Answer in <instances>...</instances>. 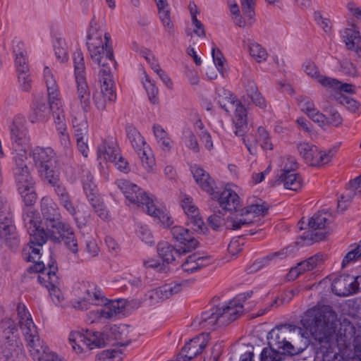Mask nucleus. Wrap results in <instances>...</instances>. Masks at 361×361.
<instances>
[{
	"label": "nucleus",
	"mask_w": 361,
	"mask_h": 361,
	"mask_svg": "<svg viewBox=\"0 0 361 361\" xmlns=\"http://www.w3.org/2000/svg\"><path fill=\"white\" fill-rule=\"evenodd\" d=\"M306 324L322 361H348L341 354L355 334V328L348 319L338 321L335 312L324 307L309 311Z\"/></svg>",
	"instance_id": "f257e3e1"
},
{
	"label": "nucleus",
	"mask_w": 361,
	"mask_h": 361,
	"mask_svg": "<svg viewBox=\"0 0 361 361\" xmlns=\"http://www.w3.org/2000/svg\"><path fill=\"white\" fill-rule=\"evenodd\" d=\"M271 336L274 345L282 353L270 348H264L260 354V361H282L283 354L296 355L303 352L307 348V331L300 326L284 324L272 331Z\"/></svg>",
	"instance_id": "f03ea898"
},
{
	"label": "nucleus",
	"mask_w": 361,
	"mask_h": 361,
	"mask_svg": "<svg viewBox=\"0 0 361 361\" xmlns=\"http://www.w3.org/2000/svg\"><path fill=\"white\" fill-rule=\"evenodd\" d=\"M111 35L97 27L93 20L87 35V47L92 60L101 66L99 77H113L112 68H116Z\"/></svg>",
	"instance_id": "7ed1b4c3"
},
{
	"label": "nucleus",
	"mask_w": 361,
	"mask_h": 361,
	"mask_svg": "<svg viewBox=\"0 0 361 361\" xmlns=\"http://www.w3.org/2000/svg\"><path fill=\"white\" fill-rule=\"evenodd\" d=\"M80 289L82 291V295L75 307L86 310L90 308V305H102L104 304V306L90 312V315L94 319H111L122 312L118 302L109 301L106 302V298L104 293L94 283L83 284Z\"/></svg>",
	"instance_id": "20e7f679"
},
{
	"label": "nucleus",
	"mask_w": 361,
	"mask_h": 361,
	"mask_svg": "<svg viewBox=\"0 0 361 361\" xmlns=\"http://www.w3.org/2000/svg\"><path fill=\"white\" fill-rule=\"evenodd\" d=\"M116 184L130 203L141 207L149 215L158 218L164 224L169 226L173 223L167 214L157 207L149 195L136 184L126 179L117 180Z\"/></svg>",
	"instance_id": "39448f33"
},
{
	"label": "nucleus",
	"mask_w": 361,
	"mask_h": 361,
	"mask_svg": "<svg viewBox=\"0 0 361 361\" xmlns=\"http://www.w3.org/2000/svg\"><path fill=\"white\" fill-rule=\"evenodd\" d=\"M44 78L47 89H48L50 98V108L56 125L61 144L64 147H68L71 141L69 135L66 131L64 111L62 108L61 102L59 98V87L53 73L48 67H45L44 69Z\"/></svg>",
	"instance_id": "423d86ee"
},
{
	"label": "nucleus",
	"mask_w": 361,
	"mask_h": 361,
	"mask_svg": "<svg viewBox=\"0 0 361 361\" xmlns=\"http://www.w3.org/2000/svg\"><path fill=\"white\" fill-rule=\"evenodd\" d=\"M216 100L226 112L235 108L233 123L234 133L236 136H244L247 130V109L242 103L235 98L234 94L224 87H218L216 90Z\"/></svg>",
	"instance_id": "0eeeda50"
},
{
	"label": "nucleus",
	"mask_w": 361,
	"mask_h": 361,
	"mask_svg": "<svg viewBox=\"0 0 361 361\" xmlns=\"http://www.w3.org/2000/svg\"><path fill=\"white\" fill-rule=\"evenodd\" d=\"M68 342L78 355L86 357L91 350L104 348L106 345V336L98 331L87 330L85 334L74 331L70 334Z\"/></svg>",
	"instance_id": "6e6552de"
},
{
	"label": "nucleus",
	"mask_w": 361,
	"mask_h": 361,
	"mask_svg": "<svg viewBox=\"0 0 361 361\" xmlns=\"http://www.w3.org/2000/svg\"><path fill=\"white\" fill-rule=\"evenodd\" d=\"M55 152L51 147H37L32 151V157L37 172L43 180L51 178L56 180V174H59L55 169Z\"/></svg>",
	"instance_id": "1a4fd4ad"
},
{
	"label": "nucleus",
	"mask_w": 361,
	"mask_h": 361,
	"mask_svg": "<svg viewBox=\"0 0 361 361\" xmlns=\"http://www.w3.org/2000/svg\"><path fill=\"white\" fill-rule=\"evenodd\" d=\"M73 60L78 97L80 99L82 109L85 112H87L90 109V92L85 79L84 56L80 49H77L73 53Z\"/></svg>",
	"instance_id": "9d476101"
},
{
	"label": "nucleus",
	"mask_w": 361,
	"mask_h": 361,
	"mask_svg": "<svg viewBox=\"0 0 361 361\" xmlns=\"http://www.w3.org/2000/svg\"><path fill=\"white\" fill-rule=\"evenodd\" d=\"M126 132L133 147L137 153L142 164L147 172H152L155 166V159L152 153L144 147L146 142L135 126L128 124Z\"/></svg>",
	"instance_id": "9b49d317"
},
{
	"label": "nucleus",
	"mask_w": 361,
	"mask_h": 361,
	"mask_svg": "<svg viewBox=\"0 0 361 361\" xmlns=\"http://www.w3.org/2000/svg\"><path fill=\"white\" fill-rule=\"evenodd\" d=\"M13 175L18 192L27 206L32 205L37 200V194L34 191L35 181L28 168L13 170Z\"/></svg>",
	"instance_id": "f8f14e48"
},
{
	"label": "nucleus",
	"mask_w": 361,
	"mask_h": 361,
	"mask_svg": "<svg viewBox=\"0 0 361 361\" xmlns=\"http://www.w3.org/2000/svg\"><path fill=\"white\" fill-rule=\"evenodd\" d=\"M268 207L265 204H250L240 211L234 212L228 219L226 226L230 228H241L243 225L253 223L254 219L260 215H264Z\"/></svg>",
	"instance_id": "ddd939ff"
},
{
	"label": "nucleus",
	"mask_w": 361,
	"mask_h": 361,
	"mask_svg": "<svg viewBox=\"0 0 361 361\" xmlns=\"http://www.w3.org/2000/svg\"><path fill=\"white\" fill-rule=\"evenodd\" d=\"M331 214L329 212L321 211L315 213L308 221V226L314 231H307L301 235V240H304V244L311 245L314 242L323 240L326 236L324 232H315L316 230H322L326 228V225L329 224Z\"/></svg>",
	"instance_id": "4468645a"
},
{
	"label": "nucleus",
	"mask_w": 361,
	"mask_h": 361,
	"mask_svg": "<svg viewBox=\"0 0 361 361\" xmlns=\"http://www.w3.org/2000/svg\"><path fill=\"white\" fill-rule=\"evenodd\" d=\"M298 151L303 160L312 166H319L329 163L332 157L331 152L319 150V148L310 142H300L298 145Z\"/></svg>",
	"instance_id": "2eb2a0df"
},
{
	"label": "nucleus",
	"mask_w": 361,
	"mask_h": 361,
	"mask_svg": "<svg viewBox=\"0 0 361 361\" xmlns=\"http://www.w3.org/2000/svg\"><path fill=\"white\" fill-rule=\"evenodd\" d=\"M100 92L93 96L94 104L99 111H104L108 102H114L116 99L115 84L113 77H99Z\"/></svg>",
	"instance_id": "dca6fc26"
},
{
	"label": "nucleus",
	"mask_w": 361,
	"mask_h": 361,
	"mask_svg": "<svg viewBox=\"0 0 361 361\" xmlns=\"http://www.w3.org/2000/svg\"><path fill=\"white\" fill-rule=\"evenodd\" d=\"M17 332V326L11 318L5 317L1 321L0 333L4 339L2 345L8 346L13 355H17L20 348H22Z\"/></svg>",
	"instance_id": "f3484780"
},
{
	"label": "nucleus",
	"mask_w": 361,
	"mask_h": 361,
	"mask_svg": "<svg viewBox=\"0 0 361 361\" xmlns=\"http://www.w3.org/2000/svg\"><path fill=\"white\" fill-rule=\"evenodd\" d=\"M287 161L290 163V166L288 163L285 164L279 177V183L282 184L286 189L298 191L302 185V179L300 174L293 172L297 168L298 163L293 157H288Z\"/></svg>",
	"instance_id": "a211bd4d"
},
{
	"label": "nucleus",
	"mask_w": 361,
	"mask_h": 361,
	"mask_svg": "<svg viewBox=\"0 0 361 361\" xmlns=\"http://www.w3.org/2000/svg\"><path fill=\"white\" fill-rule=\"evenodd\" d=\"M24 121L22 117L16 116L11 126V140L13 151H18V148H29L30 138Z\"/></svg>",
	"instance_id": "6ab92c4d"
},
{
	"label": "nucleus",
	"mask_w": 361,
	"mask_h": 361,
	"mask_svg": "<svg viewBox=\"0 0 361 361\" xmlns=\"http://www.w3.org/2000/svg\"><path fill=\"white\" fill-rule=\"evenodd\" d=\"M181 205L188 216L187 225H191L192 229L197 233L204 234L207 226L202 218L200 216L198 209L194 204L192 198L185 195Z\"/></svg>",
	"instance_id": "aec40b11"
},
{
	"label": "nucleus",
	"mask_w": 361,
	"mask_h": 361,
	"mask_svg": "<svg viewBox=\"0 0 361 361\" xmlns=\"http://www.w3.org/2000/svg\"><path fill=\"white\" fill-rule=\"evenodd\" d=\"M57 270V266L51 264L49 266V270L47 274L39 275L37 278L39 283L49 290L50 296L56 305L59 304L63 299L61 290L57 287L59 284V278L56 275Z\"/></svg>",
	"instance_id": "412c9836"
},
{
	"label": "nucleus",
	"mask_w": 361,
	"mask_h": 361,
	"mask_svg": "<svg viewBox=\"0 0 361 361\" xmlns=\"http://www.w3.org/2000/svg\"><path fill=\"white\" fill-rule=\"evenodd\" d=\"M19 243L20 238L13 216L0 219V246L4 244L11 248H15Z\"/></svg>",
	"instance_id": "4be33fe9"
},
{
	"label": "nucleus",
	"mask_w": 361,
	"mask_h": 361,
	"mask_svg": "<svg viewBox=\"0 0 361 361\" xmlns=\"http://www.w3.org/2000/svg\"><path fill=\"white\" fill-rule=\"evenodd\" d=\"M40 209L48 226L55 229L63 223L61 221V214L59 207L50 197L46 196L42 198Z\"/></svg>",
	"instance_id": "5701e85b"
},
{
	"label": "nucleus",
	"mask_w": 361,
	"mask_h": 361,
	"mask_svg": "<svg viewBox=\"0 0 361 361\" xmlns=\"http://www.w3.org/2000/svg\"><path fill=\"white\" fill-rule=\"evenodd\" d=\"M50 238L56 243L63 241L67 248L73 254L78 252V244L73 229L69 224L63 223L50 235Z\"/></svg>",
	"instance_id": "b1692460"
},
{
	"label": "nucleus",
	"mask_w": 361,
	"mask_h": 361,
	"mask_svg": "<svg viewBox=\"0 0 361 361\" xmlns=\"http://www.w3.org/2000/svg\"><path fill=\"white\" fill-rule=\"evenodd\" d=\"M209 340V334H201L187 342L181 350L183 360L190 361L200 355L207 347Z\"/></svg>",
	"instance_id": "393cba45"
},
{
	"label": "nucleus",
	"mask_w": 361,
	"mask_h": 361,
	"mask_svg": "<svg viewBox=\"0 0 361 361\" xmlns=\"http://www.w3.org/2000/svg\"><path fill=\"white\" fill-rule=\"evenodd\" d=\"M73 135L76 140L77 147L81 154L87 157L88 156V124L85 117L79 119L77 117L73 118Z\"/></svg>",
	"instance_id": "a878e982"
},
{
	"label": "nucleus",
	"mask_w": 361,
	"mask_h": 361,
	"mask_svg": "<svg viewBox=\"0 0 361 361\" xmlns=\"http://www.w3.org/2000/svg\"><path fill=\"white\" fill-rule=\"evenodd\" d=\"M181 289L178 283H169L159 286L157 288L149 290L145 295V301L149 305H153L166 299L169 298L173 295L178 293Z\"/></svg>",
	"instance_id": "bb28decb"
},
{
	"label": "nucleus",
	"mask_w": 361,
	"mask_h": 361,
	"mask_svg": "<svg viewBox=\"0 0 361 361\" xmlns=\"http://www.w3.org/2000/svg\"><path fill=\"white\" fill-rule=\"evenodd\" d=\"M214 201V207H217V205L226 212V211H231L234 212L238 211V206L240 204V197L238 195L231 189L225 188L220 194L214 192V196H212Z\"/></svg>",
	"instance_id": "cd10ccee"
},
{
	"label": "nucleus",
	"mask_w": 361,
	"mask_h": 361,
	"mask_svg": "<svg viewBox=\"0 0 361 361\" xmlns=\"http://www.w3.org/2000/svg\"><path fill=\"white\" fill-rule=\"evenodd\" d=\"M171 233L173 238L183 245L180 247L182 252H190L199 246L198 240L188 228L180 226H175L171 228Z\"/></svg>",
	"instance_id": "c85d7f7f"
},
{
	"label": "nucleus",
	"mask_w": 361,
	"mask_h": 361,
	"mask_svg": "<svg viewBox=\"0 0 361 361\" xmlns=\"http://www.w3.org/2000/svg\"><path fill=\"white\" fill-rule=\"evenodd\" d=\"M220 311V307H216L205 311L201 315L197 317L195 320L202 328L214 330L221 326H225L222 314Z\"/></svg>",
	"instance_id": "c756f323"
},
{
	"label": "nucleus",
	"mask_w": 361,
	"mask_h": 361,
	"mask_svg": "<svg viewBox=\"0 0 361 361\" xmlns=\"http://www.w3.org/2000/svg\"><path fill=\"white\" fill-rule=\"evenodd\" d=\"M190 170L199 187L211 196H214V190L216 188L214 179L205 170L197 165L191 166Z\"/></svg>",
	"instance_id": "7c9ffc66"
},
{
	"label": "nucleus",
	"mask_w": 361,
	"mask_h": 361,
	"mask_svg": "<svg viewBox=\"0 0 361 361\" xmlns=\"http://www.w3.org/2000/svg\"><path fill=\"white\" fill-rule=\"evenodd\" d=\"M353 276L341 275L336 277L332 282V291L339 296H348L356 293V288H353Z\"/></svg>",
	"instance_id": "2f4dec72"
},
{
	"label": "nucleus",
	"mask_w": 361,
	"mask_h": 361,
	"mask_svg": "<svg viewBox=\"0 0 361 361\" xmlns=\"http://www.w3.org/2000/svg\"><path fill=\"white\" fill-rule=\"evenodd\" d=\"M211 263V258L209 255H202L195 252L189 255L182 264L181 268L184 272L188 274L194 273Z\"/></svg>",
	"instance_id": "473e14b6"
},
{
	"label": "nucleus",
	"mask_w": 361,
	"mask_h": 361,
	"mask_svg": "<svg viewBox=\"0 0 361 361\" xmlns=\"http://www.w3.org/2000/svg\"><path fill=\"white\" fill-rule=\"evenodd\" d=\"M47 93L49 94L48 91ZM48 97L50 102L49 94ZM50 111L52 112L50 105L48 106L44 101L35 99L32 102L29 111L28 119L32 123L44 122L48 119Z\"/></svg>",
	"instance_id": "72a5a7b5"
},
{
	"label": "nucleus",
	"mask_w": 361,
	"mask_h": 361,
	"mask_svg": "<svg viewBox=\"0 0 361 361\" xmlns=\"http://www.w3.org/2000/svg\"><path fill=\"white\" fill-rule=\"evenodd\" d=\"M31 355L36 357L37 359L42 354H45L51 352L47 346L43 345V341L39 339V336L37 330V327L27 331V334H23Z\"/></svg>",
	"instance_id": "f704fd0d"
},
{
	"label": "nucleus",
	"mask_w": 361,
	"mask_h": 361,
	"mask_svg": "<svg viewBox=\"0 0 361 361\" xmlns=\"http://www.w3.org/2000/svg\"><path fill=\"white\" fill-rule=\"evenodd\" d=\"M119 151L117 143L112 140H104L97 147L99 158L111 162L117 159Z\"/></svg>",
	"instance_id": "c9c22d12"
},
{
	"label": "nucleus",
	"mask_w": 361,
	"mask_h": 361,
	"mask_svg": "<svg viewBox=\"0 0 361 361\" xmlns=\"http://www.w3.org/2000/svg\"><path fill=\"white\" fill-rule=\"evenodd\" d=\"M220 311H223L221 313L225 324L227 325L235 320L243 312V306L238 302V300L233 298L226 305L220 307Z\"/></svg>",
	"instance_id": "e433bc0d"
},
{
	"label": "nucleus",
	"mask_w": 361,
	"mask_h": 361,
	"mask_svg": "<svg viewBox=\"0 0 361 361\" xmlns=\"http://www.w3.org/2000/svg\"><path fill=\"white\" fill-rule=\"evenodd\" d=\"M17 317L18 319V325L23 331V334H27V331L36 327L33 322L31 314L27 307L23 302H18L16 307Z\"/></svg>",
	"instance_id": "4c0bfd02"
},
{
	"label": "nucleus",
	"mask_w": 361,
	"mask_h": 361,
	"mask_svg": "<svg viewBox=\"0 0 361 361\" xmlns=\"http://www.w3.org/2000/svg\"><path fill=\"white\" fill-rule=\"evenodd\" d=\"M157 252L160 257L162 258L164 262L166 264L171 263L175 260L174 255H180L185 254L182 252V249H175V247L166 241H161L157 245Z\"/></svg>",
	"instance_id": "58836bf2"
},
{
	"label": "nucleus",
	"mask_w": 361,
	"mask_h": 361,
	"mask_svg": "<svg viewBox=\"0 0 361 361\" xmlns=\"http://www.w3.org/2000/svg\"><path fill=\"white\" fill-rule=\"evenodd\" d=\"M216 207H214V214L209 216L208 223L209 225L215 231L219 230L221 227H224L226 229L237 230L240 228H230L226 226V223L228 219L232 216L233 212H231L226 218H224L222 216L224 215L222 211L220 209H216Z\"/></svg>",
	"instance_id": "ea45409f"
},
{
	"label": "nucleus",
	"mask_w": 361,
	"mask_h": 361,
	"mask_svg": "<svg viewBox=\"0 0 361 361\" xmlns=\"http://www.w3.org/2000/svg\"><path fill=\"white\" fill-rule=\"evenodd\" d=\"M13 53L16 56L15 63L17 73L29 71L26 51L23 42H18L17 44L13 47Z\"/></svg>",
	"instance_id": "a19ab883"
},
{
	"label": "nucleus",
	"mask_w": 361,
	"mask_h": 361,
	"mask_svg": "<svg viewBox=\"0 0 361 361\" xmlns=\"http://www.w3.org/2000/svg\"><path fill=\"white\" fill-rule=\"evenodd\" d=\"M111 338L116 341V344L120 346H126L130 343L128 337V329L124 326H114L110 329Z\"/></svg>",
	"instance_id": "79ce46f5"
},
{
	"label": "nucleus",
	"mask_w": 361,
	"mask_h": 361,
	"mask_svg": "<svg viewBox=\"0 0 361 361\" xmlns=\"http://www.w3.org/2000/svg\"><path fill=\"white\" fill-rule=\"evenodd\" d=\"M152 129L159 146L164 151H169L172 147V141L168 133L159 124L154 125Z\"/></svg>",
	"instance_id": "37998d69"
},
{
	"label": "nucleus",
	"mask_w": 361,
	"mask_h": 361,
	"mask_svg": "<svg viewBox=\"0 0 361 361\" xmlns=\"http://www.w3.org/2000/svg\"><path fill=\"white\" fill-rule=\"evenodd\" d=\"M320 85L324 87H329L334 90H340L341 91L353 93V85L351 84L344 83L337 79L332 78H323L320 80Z\"/></svg>",
	"instance_id": "c03bdc74"
},
{
	"label": "nucleus",
	"mask_w": 361,
	"mask_h": 361,
	"mask_svg": "<svg viewBox=\"0 0 361 361\" xmlns=\"http://www.w3.org/2000/svg\"><path fill=\"white\" fill-rule=\"evenodd\" d=\"M343 42L348 49L355 48L361 42L360 32L354 28H347L343 32Z\"/></svg>",
	"instance_id": "a18cd8bd"
},
{
	"label": "nucleus",
	"mask_w": 361,
	"mask_h": 361,
	"mask_svg": "<svg viewBox=\"0 0 361 361\" xmlns=\"http://www.w3.org/2000/svg\"><path fill=\"white\" fill-rule=\"evenodd\" d=\"M23 219L27 232H30V230H33L40 226L41 221L36 211L31 209L25 210L23 214Z\"/></svg>",
	"instance_id": "49530a36"
},
{
	"label": "nucleus",
	"mask_w": 361,
	"mask_h": 361,
	"mask_svg": "<svg viewBox=\"0 0 361 361\" xmlns=\"http://www.w3.org/2000/svg\"><path fill=\"white\" fill-rule=\"evenodd\" d=\"M323 255L321 254H316L306 260L299 262V269H300L302 273L312 271L319 267L323 263Z\"/></svg>",
	"instance_id": "de8ad7c7"
},
{
	"label": "nucleus",
	"mask_w": 361,
	"mask_h": 361,
	"mask_svg": "<svg viewBox=\"0 0 361 361\" xmlns=\"http://www.w3.org/2000/svg\"><path fill=\"white\" fill-rule=\"evenodd\" d=\"M30 235L29 244H32L38 247H42L47 240L49 234L45 231L44 228L39 226L28 232Z\"/></svg>",
	"instance_id": "09e8293b"
},
{
	"label": "nucleus",
	"mask_w": 361,
	"mask_h": 361,
	"mask_svg": "<svg viewBox=\"0 0 361 361\" xmlns=\"http://www.w3.org/2000/svg\"><path fill=\"white\" fill-rule=\"evenodd\" d=\"M182 140L185 145L192 152L197 153L200 152V145L197 142L195 135L190 128H185L183 131Z\"/></svg>",
	"instance_id": "8fccbe9b"
},
{
	"label": "nucleus",
	"mask_w": 361,
	"mask_h": 361,
	"mask_svg": "<svg viewBox=\"0 0 361 361\" xmlns=\"http://www.w3.org/2000/svg\"><path fill=\"white\" fill-rule=\"evenodd\" d=\"M25 355L20 348L17 355H13L8 346L2 345L0 348V361H24Z\"/></svg>",
	"instance_id": "3c124183"
},
{
	"label": "nucleus",
	"mask_w": 361,
	"mask_h": 361,
	"mask_svg": "<svg viewBox=\"0 0 361 361\" xmlns=\"http://www.w3.org/2000/svg\"><path fill=\"white\" fill-rule=\"evenodd\" d=\"M250 56L258 63L266 61L267 58V51L258 43L251 42L248 45Z\"/></svg>",
	"instance_id": "603ef678"
},
{
	"label": "nucleus",
	"mask_w": 361,
	"mask_h": 361,
	"mask_svg": "<svg viewBox=\"0 0 361 361\" xmlns=\"http://www.w3.org/2000/svg\"><path fill=\"white\" fill-rule=\"evenodd\" d=\"M28 148H18V151H13V160L15 164V166L13 169V170H17L18 169H26L28 168L26 164L27 156V150Z\"/></svg>",
	"instance_id": "864d4df0"
},
{
	"label": "nucleus",
	"mask_w": 361,
	"mask_h": 361,
	"mask_svg": "<svg viewBox=\"0 0 361 361\" xmlns=\"http://www.w3.org/2000/svg\"><path fill=\"white\" fill-rule=\"evenodd\" d=\"M45 181L54 188V192L57 196L59 202L70 195L67 188L60 182L59 174H56V180H54L53 182L52 180L51 181V178Z\"/></svg>",
	"instance_id": "5fc2aeb1"
},
{
	"label": "nucleus",
	"mask_w": 361,
	"mask_h": 361,
	"mask_svg": "<svg viewBox=\"0 0 361 361\" xmlns=\"http://www.w3.org/2000/svg\"><path fill=\"white\" fill-rule=\"evenodd\" d=\"M282 252H275L255 261L248 269V273L255 272L269 264V262L278 256L283 255Z\"/></svg>",
	"instance_id": "6e6d98bb"
},
{
	"label": "nucleus",
	"mask_w": 361,
	"mask_h": 361,
	"mask_svg": "<svg viewBox=\"0 0 361 361\" xmlns=\"http://www.w3.org/2000/svg\"><path fill=\"white\" fill-rule=\"evenodd\" d=\"M144 87L147 93L149 100L153 104H157L159 99L157 97L159 90L155 85L149 79L148 76H145V80L143 81Z\"/></svg>",
	"instance_id": "4d7b16f0"
},
{
	"label": "nucleus",
	"mask_w": 361,
	"mask_h": 361,
	"mask_svg": "<svg viewBox=\"0 0 361 361\" xmlns=\"http://www.w3.org/2000/svg\"><path fill=\"white\" fill-rule=\"evenodd\" d=\"M168 7L169 5L167 4V6H163V8L158 7V10L159 18L163 25L169 33H172L173 31V23L171 20L170 11Z\"/></svg>",
	"instance_id": "13d9d810"
},
{
	"label": "nucleus",
	"mask_w": 361,
	"mask_h": 361,
	"mask_svg": "<svg viewBox=\"0 0 361 361\" xmlns=\"http://www.w3.org/2000/svg\"><path fill=\"white\" fill-rule=\"evenodd\" d=\"M54 51L56 58L61 62L68 60V47L62 39H56L54 44Z\"/></svg>",
	"instance_id": "bf43d9fd"
},
{
	"label": "nucleus",
	"mask_w": 361,
	"mask_h": 361,
	"mask_svg": "<svg viewBox=\"0 0 361 361\" xmlns=\"http://www.w3.org/2000/svg\"><path fill=\"white\" fill-rule=\"evenodd\" d=\"M303 69L308 76L311 77L312 79L317 80L319 84L322 78H328L327 76L320 75L319 68L312 61H306L303 64Z\"/></svg>",
	"instance_id": "052dcab7"
},
{
	"label": "nucleus",
	"mask_w": 361,
	"mask_h": 361,
	"mask_svg": "<svg viewBox=\"0 0 361 361\" xmlns=\"http://www.w3.org/2000/svg\"><path fill=\"white\" fill-rule=\"evenodd\" d=\"M257 141L260 143L261 147L266 150H271L273 149V145L269 140V134L268 131L262 126L258 128L257 130Z\"/></svg>",
	"instance_id": "680f3d73"
},
{
	"label": "nucleus",
	"mask_w": 361,
	"mask_h": 361,
	"mask_svg": "<svg viewBox=\"0 0 361 361\" xmlns=\"http://www.w3.org/2000/svg\"><path fill=\"white\" fill-rule=\"evenodd\" d=\"M212 55L213 58V61L215 64L216 68L219 71V72L224 76V71H226L224 62L225 59L223 56V54L219 49L216 47H213L212 51Z\"/></svg>",
	"instance_id": "e2e57ef3"
},
{
	"label": "nucleus",
	"mask_w": 361,
	"mask_h": 361,
	"mask_svg": "<svg viewBox=\"0 0 361 361\" xmlns=\"http://www.w3.org/2000/svg\"><path fill=\"white\" fill-rule=\"evenodd\" d=\"M85 251L87 252V256L82 261L90 260L99 255V248L94 239L89 238L86 240Z\"/></svg>",
	"instance_id": "0e129e2a"
},
{
	"label": "nucleus",
	"mask_w": 361,
	"mask_h": 361,
	"mask_svg": "<svg viewBox=\"0 0 361 361\" xmlns=\"http://www.w3.org/2000/svg\"><path fill=\"white\" fill-rule=\"evenodd\" d=\"M18 82L22 90L29 92L32 86V80L29 71L18 73Z\"/></svg>",
	"instance_id": "69168bd1"
},
{
	"label": "nucleus",
	"mask_w": 361,
	"mask_h": 361,
	"mask_svg": "<svg viewBox=\"0 0 361 361\" xmlns=\"http://www.w3.org/2000/svg\"><path fill=\"white\" fill-rule=\"evenodd\" d=\"M143 265L147 268H153L161 273H166L169 270V267L167 264L154 259L144 260Z\"/></svg>",
	"instance_id": "338daca9"
},
{
	"label": "nucleus",
	"mask_w": 361,
	"mask_h": 361,
	"mask_svg": "<svg viewBox=\"0 0 361 361\" xmlns=\"http://www.w3.org/2000/svg\"><path fill=\"white\" fill-rule=\"evenodd\" d=\"M361 257V240L359 245L351 251L348 252L342 261V267H346L349 263L354 262Z\"/></svg>",
	"instance_id": "774afa93"
}]
</instances>
